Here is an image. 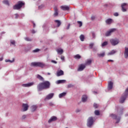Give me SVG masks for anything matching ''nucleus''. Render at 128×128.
<instances>
[{
	"label": "nucleus",
	"mask_w": 128,
	"mask_h": 128,
	"mask_svg": "<svg viewBox=\"0 0 128 128\" xmlns=\"http://www.w3.org/2000/svg\"><path fill=\"white\" fill-rule=\"evenodd\" d=\"M50 82L48 81H44L42 82H40L37 86L38 91H42L43 90L48 89L50 87Z\"/></svg>",
	"instance_id": "obj_1"
},
{
	"label": "nucleus",
	"mask_w": 128,
	"mask_h": 128,
	"mask_svg": "<svg viewBox=\"0 0 128 128\" xmlns=\"http://www.w3.org/2000/svg\"><path fill=\"white\" fill-rule=\"evenodd\" d=\"M24 2H23L22 1H19L17 4L13 6V9L14 10H20L22 6H24Z\"/></svg>",
	"instance_id": "obj_2"
},
{
	"label": "nucleus",
	"mask_w": 128,
	"mask_h": 128,
	"mask_svg": "<svg viewBox=\"0 0 128 128\" xmlns=\"http://www.w3.org/2000/svg\"><path fill=\"white\" fill-rule=\"evenodd\" d=\"M45 64L41 62H32L30 66L34 67H40V68H44Z\"/></svg>",
	"instance_id": "obj_3"
},
{
	"label": "nucleus",
	"mask_w": 128,
	"mask_h": 128,
	"mask_svg": "<svg viewBox=\"0 0 128 128\" xmlns=\"http://www.w3.org/2000/svg\"><path fill=\"white\" fill-rule=\"evenodd\" d=\"M128 95V88L126 89L125 92L124 94L122 96L121 98H120V103L123 104L124 100L127 98V96Z\"/></svg>",
	"instance_id": "obj_4"
},
{
	"label": "nucleus",
	"mask_w": 128,
	"mask_h": 128,
	"mask_svg": "<svg viewBox=\"0 0 128 128\" xmlns=\"http://www.w3.org/2000/svg\"><path fill=\"white\" fill-rule=\"evenodd\" d=\"M94 121L92 117H89L88 119V122H87V126L88 128H91L92 124H94Z\"/></svg>",
	"instance_id": "obj_5"
},
{
	"label": "nucleus",
	"mask_w": 128,
	"mask_h": 128,
	"mask_svg": "<svg viewBox=\"0 0 128 128\" xmlns=\"http://www.w3.org/2000/svg\"><path fill=\"white\" fill-rule=\"evenodd\" d=\"M110 44H112V46H115L119 43V40L117 38H114V39H110Z\"/></svg>",
	"instance_id": "obj_6"
},
{
	"label": "nucleus",
	"mask_w": 128,
	"mask_h": 128,
	"mask_svg": "<svg viewBox=\"0 0 128 128\" xmlns=\"http://www.w3.org/2000/svg\"><path fill=\"white\" fill-rule=\"evenodd\" d=\"M116 29L115 28H112L110 30L106 32L105 34V36H110L111 35V34L112 33H113L114 32H116Z\"/></svg>",
	"instance_id": "obj_7"
},
{
	"label": "nucleus",
	"mask_w": 128,
	"mask_h": 128,
	"mask_svg": "<svg viewBox=\"0 0 128 128\" xmlns=\"http://www.w3.org/2000/svg\"><path fill=\"white\" fill-rule=\"evenodd\" d=\"M54 93H50L46 96V98H45L44 100H50L52 99L54 97Z\"/></svg>",
	"instance_id": "obj_8"
},
{
	"label": "nucleus",
	"mask_w": 128,
	"mask_h": 128,
	"mask_svg": "<svg viewBox=\"0 0 128 128\" xmlns=\"http://www.w3.org/2000/svg\"><path fill=\"white\" fill-rule=\"evenodd\" d=\"M22 107L23 108L22 112H26L28 110L29 106L28 104H22Z\"/></svg>",
	"instance_id": "obj_9"
},
{
	"label": "nucleus",
	"mask_w": 128,
	"mask_h": 128,
	"mask_svg": "<svg viewBox=\"0 0 128 128\" xmlns=\"http://www.w3.org/2000/svg\"><path fill=\"white\" fill-rule=\"evenodd\" d=\"M60 8L64 11H68L70 10V7L68 6H60Z\"/></svg>",
	"instance_id": "obj_10"
},
{
	"label": "nucleus",
	"mask_w": 128,
	"mask_h": 128,
	"mask_svg": "<svg viewBox=\"0 0 128 128\" xmlns=\"http://www.w3.org/2000/svg\"><path fill=\"white\" fill-rule=\"evenodd\" d=\"M111 116L114 118V119H115V120H116L117 121L116 122V124H118L120 120V117H118L116 114H111Z\"/></svg>",
	"instance_id": "obj_11"
},
{
	"label": "nucleus",
	"mask_w": 128,
	"mask_h": 128,
	"mask_svg": "<svg viewBox=\"0 0 128 128\" xmlns=\"http://www.w3.org/2000/svg\"><path fill=\"white\" fill-rule=\"evenodd\" d=\"M86 68V65L84 64H81L78 68V72L82 71Z\"/></svg>",
	"instance_id": "obj_12"
},
{
	"label": "nucleus",
	"mask_w": 128,
	"mask_h": 128,
	"mask_svg": "<svg viewBox=\"0 0 128 128\" xmlns=\"http://www.w3.org/2000/svg\"><path fill=\"white\" fill-rule=\"evenodd\" d=\"M122 10L123 12H126V8L127 6V4L126 3H123L122 4Z\"/></svg>",
	"instance_id": "obj_13"
},
{
	"label": "nucleus",
	"mask_w": 128,
	"mask_h": 128,
	"mask_svg": "<svg viewBox=\"0 0 128 128\" xmlns=\"http://www.w3.org/2000/svg\"><path fill=\"white\" fill-rule=\"evenodd\" d=\"M64 74V72L62 70H58L56 72L57 76H60Z\"/></svg>",
	"instance_id": "obj_14"
},
{
	"label": "nucleus",
	"mask_w": 128,
	"mask_h": 128,
	"mask_svg": "<svg viewBox=\"0 0 128 128\" xmlns=\"http://www.w3.org/2000/svg\"><path fill=\"white\" fill-rule=\"evenodd\" d=\"M33 84H34V82H29L28 84H22V86L23 87H30L32 86H33Z\"/></svg>",
	"instance_id": "obj_15"
},
{
	"label": "nucleus",
	"mask_w": 128,
	"mask_h": 128,
	"mask_svg": "<svg viewBox=\"0 0 128 128\" xmlns=\"http://www.w3.org/2000/svg\"><path fill=\"white\" fill-rule=\"evenodd\" d=\"M57 120L56 117L55 116H53V117H51L50 119L48 120V122L50 124L52 122L56 121Z\"/></svg>",
	"instance_id": "obj_16"
},
{
	"label": "nucleus",
	"mask_w": 128,
	"mask_h": 128,
	"mask_svg": "<svg viewBox=\"0 0 128 128\" xmlns=\"http://www.w3.org/2000/svg\"><path fill=\"white\" fill-rule=\"evenodd\" d=\"M113 86V82H110L108 84V90H110L112 89Z\"/></svg>",
	"instance_id": "obj_17"
},
{
	"label": "nucleus",
	"mask_w": 128,
	"mask_h": 128,
	"mask_svg": "<svg viewBox=\"0 0 128 128\" xmlns=\"http://www.w3.org/2000/svg\"><path fill=\"white\" fill-rule=\"evenodd\" d=\"M54 16H57L58 14V9L56 6L54 7Z\"/></svg>",
	"instance_id": "obj_18"
},
{
	"label": "nucleus",
	"mask_w": 128,
	"mask_h": 128,
	"mask_svg": "<svg viewBox=\"0 0 128 128\" xmlns=\"http://www.w3.org/2000/svg\"><path fill=\"white\" fill-rule=\"evenodd\" d=\"M124 57L125 58H128V48H125V51H124Z\"/></svg>",
	"instance_id": "obj_19"
},
{
	"label": "nucleus",
	"mask_w": 128,
	"mask_h": 128,
	"mask_svg": "<svg viewBox=\"0 0 128 128\" xmlns=\"http://www.w3.org/2000/svg\"><path fill=\"white\" fill-rule=\"evenodd\" d=\"M66 80H58L56 82V84H64L66 82Z\"/></svg>",
	"instance_id": "obj_20"
},
{
	"label": "nucleus",
	"mask_w": 128,
	"mask_h": 128,
	"mask_svg": "<svg viewBox=\"0 0 128 128\" xmlns=\"http://www.w3.org/2000/svg\"><path fill=\"white\" fill-rule=\"evenodd\" d=\"M56 52H58V54H60V55L62 54L64 52V50L60 48V49H57L56 50Z\"/></svg>",
	"instance_id": "obj_21"
},
{
	"label": "nucleus",
	"mask_w": 128,
	"mask_h": 128,
	"mask_svg": "<svg viewBox=\"0 0 128 128\" xmlns=\"http://www.w3.org/2000/svg\"><path fill=\"white\" fill-rule=\"evenodd\" d=\"M36 78L41 81L44 80V78H43V77L38 74L36 75Z\"/></svg>",
	"instance_id": "obj_22"
},
{
	"label": "nucleus",
	"mask_w": 128,
	"mask_h": 128,
	"mask_svg": "<svg viewBox=\"0 0 128 128\" xmlns=\"http://www.w3.org/2000/svg\"><path fill=\"white\" fill-rule=\"evenodd\" d=\"M37 108V106L36 105H33L31 106V110L32 112H34Z\"/></svg>",
	"instance_id": "obj_23"
},
{
	"label": "nucleus",
	"mask_w": 128,
	"mask_h": 128,
	"mask_svg": "<svg viewBox=\"0 0 128 128\" xmlns=\"http://www.w3.org/2000/svg\"><path fill=\"white\" fill-rule=\"evenodd\" d=\"M54 22L57 24V27L59 28L61 25V22L60 20H55Z\"/></svg>",
	"instance_id": "obj_24"
},
{
	"label": "nucleus",
	"mask_w": 128,
	"mask_h": 128,
	"mask_svg": "<svg viewBox=\"0 0 128 128\" xmlns=\"http://www.w3.org/2000/svg\"><path fill=\"white\" fill-rule=\"evenodd\" d=\"M88 98V97L86 95H83L82 97V102H84L86 101V100Z\"/></svg>",
	"instance_id": "obj_25"
},
{
	"label": "nucleus",
	"mask_w": 128,
	"mask_h": 128,
	"mask_svg": "<svg viewBox=\"0 0 128 128\" xmlns=\"http://www.w3.org/2000/svg\"><path fill=\"white\" fill-rule=\"evenodd\" d=\"M116 51L113 50H112L110 52H108V56H111V55H113L114 54H116Z\"/></svg>",
	"instance_id": "obj_26"
},
{
	"label": "nucleus",
	"mask_w": 128,
	"mask_h": 128,
	"mask_svg": "<svg viewBox=\"0 0 128 128\" xmlns=\"http://www.w3.org/2000/svg\"><path fill=\"white\" fill-rule=\"evenodd\" d=\"M112 20L111 18H108L106 20V22L107 24H110L112 23Z\"/></svg>",
	"instance_id": "obj_27"
},
{
	"label": "nucleus",
	"mask_w": 128,
	"mask_h": 128,
	"mask_svg": "<svg viewBox=\"0 0 128 128\" xmlns=\"http://www.w3.org/2000/svg\"><path fill=\"white\" fill-rule=\"evenodd\" d=\"M92 60H88L86 62L85 66L90 65L92 64Z\"/></svg>",
	"instance_id": "obj_28"
},
{
	"label": "nucleus",
	"mask_w": 128,
	"mask_h": 128,
	"mask_svg": "<svg viewBox=\"0 0 128 128\" xmlns=\"http://www.w3.org/2000/svg\"><path fill=\"white\" fill-rule=\"evenodd\" d=\"M66 92H63L59 94V98H62L66 95Z\"/></svg>",
	"instance_id": "obj_29"
},
{
	"label": "nucleus",
	"mask_w": 128,
	"mask_h": 128,
	"mask_svg": "<svg viewBox=\"0 0 128 128\" xmlns=\"http://www.w3.org/2000/svg\"><path fill=\"white\" fill-rule=\"evenodd\" d=\"M74 58L76 60H80L81 58V56L80 54H77L74 56Z\"/></svg>",
	"instance_id": "obj_30"
},
{
	"label": "nucleus",
	"mask_w": 128,
	"mask_h": 128,
	"mask_svg": "<svg viewBox=\"0 0 128 128\" xmlns=\"http://www.w3.org/2000/svg\"><path fill=\"white\" fill-rule=\"evenodd\" d=\"M98 55L99 58L104 57L105 56V52H104L102 53L98 54Z\"/></svg>",
	"instance_id": "obj_31"
},
{
	"label": "nucleus",
	"mask_w": 128,
	"mask_h": 128,
	"mask_svg": "<svg viewBox=\"0 0 128 128\" xmlns=\"http://www.w3.org/2000/svg\"><path fill=\"white\" fill-rule=\"evenodd\" d=\"M3 3L8 6H10V2H8V0H4L3 1Z\"/></svg>",
	"instance_id": "obj_32"
},
{
	"label": "nucleus",
	"mask_w": 128,
	"mask_h": 128,
	"mask_svg": "<svg viewBox=\"0 0 128 128\" xmlns=\"http://www.w3.org/2000/svg\"><path fill=\"white\" fill-rule=\"evenodd\" d=\"M80 40L82 42H84V36L83 34H81L80 36Z\"/></svg>",
	"instance_id": "obj_33"
},
{
	"label": "nucleus",
	"mask_w": 128,
	"mask_h": 128,
	"mask_svg": "<svg viewBox=\"0 0 128 128\" xmlns=\"http://www.w3.org/2000/svg\"><path fill=\"white\" fill-rule=\"evenodd\" d=\"M108 44V42H106V41L104 42L103 43H102V47H104V46H107Z\"/></svg>",
	"instance_id": "obj_34"
},
{
	"label": "nucleus",
	"mask_w": 128,
	"mask_h": 128,
	"mask_svg": "<svg viewBox=\"0 0 128 128\" xmlns=\"http://www.w3.org/2000/svg\"><path fill=\"white\" fill-rule=\"evenodd\" d=\"M5 62H10V63H12V62H14V59H13L12 60H5Z\"/></svg>",
	"instance_id": "obj_35"
},
{
	"label": "nucleus",
	"mask_w": 128,
	"mask_h": 128,
	"mask_svg": "<svg viewBox=\"0 0 128 128\" xmlns=\"http://www.w3.org/2000/svg\"><path fill=\"white\" fill-rule=\"evenodd\" d=\"M94 114L96 116H100V111L98 110H96L94 112Z\"/></svg>",
	"instance_id": "obj_36"
},
{
	"label": "nucleus",
	"mask_w": 128,
	"mask_h": 128,
	"mask_svg": "<svg viewBox=\"0 0 128 128\" xmlns=\"http://www.w3.org/2000/svg\"><path fill=\"white\" fill-rule=\"evenodd\" d=\"M10 44H12V45H14V46H16V41L15 40H11L10 41Z\"/></svg>",
	"instance_id": "obj_37"
},
{
	"label": "nucleus",
	"mask_w": 128,
	"mask_h": 128,
	"mask_svg": "<svg viewBox=\"0 0 128 128\" xmlns=\"http://www.w3.org/2000/svg\"><path fill=\"white\" fill-rule=\"evenodd\" d=\"M78 24H79V27L80 28L82 26V22L80 21H78L77 22Z\"/></svg>",
	"instance_id": "obj_38"
},
{
	"label": "nucleus",
	"mask_w": 128,
	"mask_h": 128,
	"mask_svg": "<svg viewBox=\"0 0 128 128\" xmlns=\"http://www.w3.org/2000/svg\"><path fill=\"white\" fill-rule=\"evenodd\" d=\"M24 40H25L26 41H27V42H31V41H32V40H31L30 38H28V37L25 38H24Z\"/></svg>",
	"instance_id": "obj_39"
},
{
	"label": "nucleus",
	"mask_w": 128,
	"mask_h": 128,
	"mask_svg": "<svg viewBox=\"0 0 128 128\" xmlns=\"http://www.w3.org/2000/svg\"><path fill=\"white\" fill-rule=\"evenodd\" d=\"M94 46V43H90V48H92V47Z\"/></svg>",
	"instance_id": "obj_40"
},
{
	"label": "nucleus",
	"mask_w": 128,
	"mask_h": 128,
	"mask_svg": "<svg viewBox=\"0 0 128 128\" xmlns=\"http://www.w3.org/2000/svg\"><path fill=\"white\" fill-rule=\"evenodd\" d=\"M39 51H40V49L36 48V49L33 50V52H38Z\"/></svg>",
	"instance_id": "obj_41"
},
{
	"label": "nucleus",
	"mask_w": 128,
	"mask_h": 128,
	"mask_svg": "<svg viewBox=\"0 0 128 128\" xmlns=\"http://www.w3.org/2000/svg\"><path fill=\"white\" fill-rule=\"evenodd\" d=\"M94 107L95 108H97L98 107V104L94 103Z\"/></svg>",
	"instance_id": "obj_42"
},
{
	"label": "nucleus",
	"mask_w": 128,
	"mask_h": 128,
	"mask_svg": "<svg viewBox=\"0 0 128 128\" xmlns=\"http://www.w3.org/2000/svg\"><path fill=\"white\" fill-rule=\"evenodd\" d=\"M73 86V85L72 84H69L68 85V88H71Z\"/></svg>",
	"instance_id": "obj_43"
},
{
	"label": "nucleus",
	"mask_w": 128,
	"mask_h": 128,
	"mask_svg": "<svg viewBox=\"0 0 128 128\" xmlns=\"http://www.w3.org/2000/svg\"><path fill=\"white\" fill-rule=\"evenodd\" d=\"M19 16H20L18 15V14H15V18L16 19H18Z\"/></svg>",
	"instance_id": "obj_44"
},
{
	"label": "nucleus",
	"mask_w": 128,
	"mask_h": 128,
	"mask_svg": "<svg viewBox=\"0 0 128 128\" xmlns=\"http://www.w3.org/2000/svg\"><path fill=\"white\" fill-rule=\"evenodd\" d=\"M114 16H118V12H115V13H114Z\"/></svg>",
	"instance_id": "obj_45"
},
{
	"label": "nucleus",
	"mask_w": 128,
	"mask_h": 128,
	"mask_svg": "<svg viewBox=\"0 0 128 128\" xmlns=\"http://www.w3.org/2000/svg\"><path fill=\"white\" fill-rule=\"evenodd\" d=\"M60 58H61V60H64V56H62Z\"/></svg>",
	"instance_id": "obj_46"
},
{
	"label": "nucleus",
	"mask_w": 128,
	"mask_h": 128,
	"mask_svg": "<svg viewBox=\"0 0 128 128\" xmlns=\"http://www.w3.org/2000/svg\"><path fill=\"white\" fill-rule=\"evenodd\" d=\"M70 24H69L68 26L66 27V30H69L70 28Z\"/></svg>",
	"instance_id": "obj_47"
},
{
	"label": "nucleus",
	"mask_w": 128,
	"mask_h": 128,
	"mask_svg": "<svg viewBox=\"0 0 128 128\" xmlns=\"http://www.w3.org/2000/svg\"><path fill=\"white\" fill-rule=\"evenodd\" d=\"M94 19H95V16H92L91 17L92 20H94Z\"/></svg>",
	"instance_id": "obj_48"
},
{
	"label": "nucleus",
	"mask_w": 128,
	"mask_h": 128,
	"mask_svg": "<svg viewBox=\"0 0 128 128\" xmlns=\"http://www.w3.org/2000/svg\"><path fill=\"white\" fill-rule=\"evenodd\" d=\"M43 7H44V6H43V5H41V6H38V8H39V9H41V8H42Z\"/></svg>",
	"instance_id": "obj_49"
},
{
	"label": "nucleus",
	"mask_w": 128,
	"mask_h": 128,
	"mask_svg": "<svg viewBox=\"0 0 128 128\" xmlns=\"http://www.w3.org/2000/svg\"><path fill=\"white\" fill-rule=\"evenodd\" d=\"M52 63L55 64H57V62L56 61V60H52Z\"/></svg>",
	"instance_id": "obj_50"
},
{
	"label": "nucleus",
	"mask_w": 128,
	"mask_h": 128,
	"mask_svg": "<svg viewBox=\"0 0 128 128\" xmlns=\"http://www.w3.org/2000/svg\"><path fill=\"white\" fill-rule=\"evenodd\" d=\"M49 106H54L52 102H50L49 103Z\"/></svg>",
	"instance_id": "obj_51"
},
{
	"label": "nucleus",
	"mask_w": 128,
	"mask_h": 128,
	"mask_svg": "<svg viewBox=\"0 0 128 128\" xmlns=\"http://www.w3.org/2000/svg\"><path fill=\"white\" fill-rule=\"evenodd\" d=\"M92 36H93V38H95V34L94 32L92 33Z\"/></svg>",
	"instance_id": "obj_52"
},
{
	"label": "nucleus",
	"mask_w": 128,
	"mask_h": 128,
	"mask_svg": "<svg viewBox=\"0 0 128 128\" xmlns=\"http://www.w3.org/2000/svg\"><path fill=\"white\" fill-rule=\"evenodd\" d=\"M108 62H114V60H108Z\"/></svg>",
	"instance_id": "obj_53"
},
{
	"label": "nucleus",
	"mask_w": 128,
	"mask_h": 128,
	"mask_svg": "<svg viewBox=\"0 0 128 128\" xmlns=\"http://www.w3.org/2000/svg\"><path fill=\"white\" fill-rule=\"evenodd\" d=\"M26 118V115H23V116H22V119H24Z\"/></svg>",
	"instance_id": "obj_54"
},
{
	"label": "nucleus",
	"mask_w": 128,
	"mask_h": 128,
	"mask_svg": "<svg viewBox=\"0 0 128 128\" xmlns=\"http://www.w3.org/2000/svg\"><path fill=\"white\" fill-rule=\"evenodd\" d=\"M80 109H76V112H80Z\"/></svg>",
	"instance_id": "obj_55"
},
{
	"label": "nucleus",
	"mask_w": 128,
	"mask_h": 128,
	"mask_svg": "<svg viewBox=\"0 0 128 128\" xmlns=\"http://www.w3.org/2000/svg\"><path fill=\"white\" fill-rule=\"evenodd\" d=\"M36 26V24L34 23H33V27L35 28Z\"/></svg>",
	"instance_id": "obj_56"
},
{
	"label": "nucleus",
	"mask_w": 128,
	"mask_h": 128,
	"mask_svg": "<svg viewBox=\"0 0 128 128\" xmlns=\"http://www.w3.org/2000/svg\"><path fill=\"white\" fill-rule=\"evenodd\" d=\"M32 34H34V33H35L34 30H32Z\"/></svg>",
	"instance_id": "obj_57"
},
{
	"label": "nucleus",
	"mask_w": 128,
	"mask_h": 128,
	"mask_svg": "<svg viewBox=\"0 0 128 128\" xmlns=\"http://www.w3.org/2000/svg\"><path fill=\"white\" fill-rule=\"evenodd\" d=\"M47 74H48V76L50 75V72H48Z\"/></svg>",
	"instance_id": "obj_58"
},
{
	"label": "nucleus",
	"mask_w": 128,
	"mask_h": 128,
	"mask_svg": "<svg viewBox=\"0 0 128 128\" xmlns=\"http://www.w3.org/2000/svg\"><path fill=\"white\" fill-rule=\"evenodd\" d=\"M0 60L2 61V58H1V60Z\"/></svg>",
	"instance_id": "obj_59"
},
{
	"label": "nucleus",
	"mask_w": 128,
	"mask_h": 128,
	"mask_svg": "<svg viewBox=\"0 0 128 128\" xmlns=\"http://www.w3.org/2000/svg\"><path fill=\"white\" fill-rule=\"evenodd\" d=\"M66 128H68L67 127Z\"/></svg>",
	"instance_id": "obj_60"
}]
</instances>
